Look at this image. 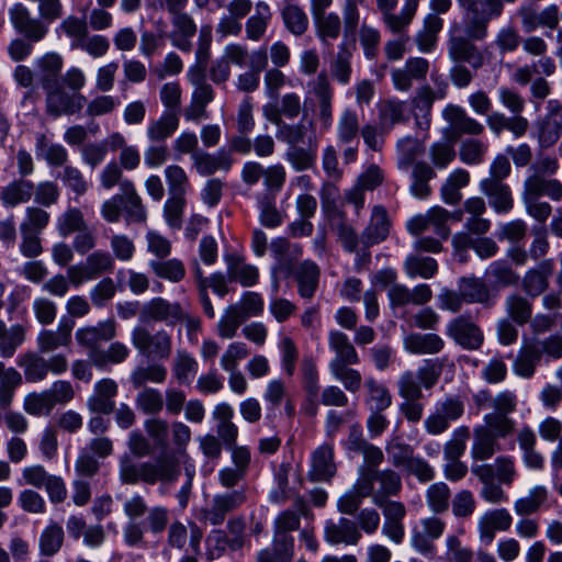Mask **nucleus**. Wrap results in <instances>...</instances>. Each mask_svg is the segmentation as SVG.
Returning <instances> with one entry per match:
<instances>
[{"instance_id":"obj_56","label":"nucleus","mask_w":562,"mask_h":562,"mask_svg":"<svg viewBox=\"0 0 562 562\" xmlns=\"http://www.w3.org/2000/svg\"><path fill=\"white\" fill-rule=\"evenodd\" d=\"M404 269L408 277H422L424 279L432 278L438 270L437 261L431 257L420 255H411L404 262Z\"/></svg>"},{"instance_id":"obj_62","label":"nucleus","mask_w":562,"mask_h":562,"mask_svg":"<svg viewBox=\"0 0 562 562\" xmlns=\"http://www.w3.org/2000/svg\"><path fill=\"white\" fill-rule=\"evenodd\" d=\"M137 408L146 415H157L164 408L162 394L154 387H143L136 395Z\"/></svg>"},{"instance_id":"obj_59","label":"nucleus","mask_w":562,"mask_h":562,"mask_svg":"<svg viewBox=\"0 0 562 562\" xmlns=\"http://www.w3.org/2000/svg\"><path fill=\"white\" fill-rule=\"evenodd\" d=\"M23 409L31 416H49L54 409V405L46 390H44L42 392L29 393L24 397Z\"/></svg>"},{"instance_id":"obj_6","label":"nucleus","mask_w":562,"mask_h":562,"mask_svg":"<svg viewBox=\"0 0 562 562\" xmlns=\"http://www.w3.org/2000/svg\"><path fill=\"white\" fill-rule=\"evenodd\" d=\"M244 490L215 494L210 505L201 510V519L212 526L222 525L226 516L246 502Z\"/></svg>"},{"instance_id":"obj_60","label":"nucleus","mask_w":562,"mask_h":562,"mask_svg":"<svg viewBox=\"0 0 562 562\" xmlns=\"http://www.w3.org/2000/svg\"><path fill=\"white\" fill-rule=\"evenodd\" d=\"M368 390V403L372 411L383 412L392 404V395L387 387L373 378H368L364 383Z\"/></svg>"},{"instance_id":"obj_37","label":"nucleus","mask_w":562,"mask_h":562,"mask_svg":"<svg viewBox=\"0 0 562 562\" xmlns=\"http://www.w3.org/2000/svg\"><path fill=\"white\" fill-rule=\"evenodd\" d=\"M549 492L543 485H536L527 495L518 497L514 502L515 514L519 517L533 515L540 510L548 501Z\"/></svg>"},{"instance_id":"obj_61","label":"nucleus","mask_w":562,"mask_h":562,"mask_svg":"<svg viewBox=\"0 0 562 562\" xmlns=\"http://www.w3.org/2000/svg\"><path fill=\"white\" fill-rule=\"evenodd\" d=\"M385 451L391 464L396 469H403L415 457L414 448L398 437H394L386 443Z\"/></svg>"},{"instance_id":"obj_40","label":"nucleus","mask_w":562,"mask_h":562,"mask_svg":"<svg viewBox=\"0 0 562 562\" xmlns=\"http://www.w3.org/2000/svg\"><path fill=\"white\" fill-rule=\"evenodd\" d=\"M179 126L176 112H165L159 119L149 122L146 135L151 143H161L169 138Z\"/></svg>"},{"instance_id":"obj_58","label":"nucleus","mask_w":562,"mask_h":562,"mask_svg":"<svg viewBox=\"0 0 562 562\" xmlns=\"http://www.w3.org/2000/svg\"><path fill=\"white\" fill-rule=\"evenodd\" d=\"M517 404V395L514 392L509 390L502 391L491 400V407L494 412L486 414L484 417L513 419L509 414L516 411Z\"/></svg>"},{"instance_id":"obj_5","label":"nucleus","mask_w":562,"mask_h":562,"mask_svg":"<svg viewBox=\"0 0 562 562\" xmlns=\"http://www.w3.org/2000/svg\"><path fill=\"white\" fill-rule=\"evenodd\" d=\"M477 41L472 38L464 32L461 34V25L453 24L450 31V38L448 42L449 56L454 61L468 63L474 69L483 66L484 57L477 46L473 43Z\"/></svg>"},{"instance_id":"obj_9","label":"nucleus","mask_w":562,"mask_h":562,"mask_svg":"<svg viewBox=\"0 0 562 562\" xmlns=\"http://www.w3.org/2000/svg\"><path fill=\"white\" fill-rule=\"evenodd\" d=\"M513 524L510 513L502 507L485 512L477 520L479 539L484 544H491L497 531H507Z\"/></svg>"},{"instance_id":"obj_29","label":"nucleus","mask_w":562,"mask_h":562,"mask_svg":"<svg viewBox=\"0 0 562 562\" xmlns=\"http://www.w3.org/2000/svg\"><path fill=\"white\" fill-rule=\"evenodd\" d=\"M390 231V222L384 207L376 205L372 210L369 225L362 234V243L366 246L378 244L384 240Z\"/></svg>"},{"instance_id":"obj_11","label":"nucleus","mask_w":562,"mask_h":562,"mask_svg":"<svg viewBox=\"0 0 562 562\" xmlns=\"http://www.w3.org/2000/svg\"><path fill=\"white\" fill-rule=\"evenodd\" d=\"M432 291L428 284H418L414 289H408L404 284L392 285L387 290V299L393 310L404 307L409 303L424 305L430 301Z\"/></svg>"},{"instance_id":"obj_16","label":"nucleus","mask_w":562,"mask_h":562,"mask_svg":"<svg viewBox=\"0 0 562 562\" xmlns=\"http://www.w3.org/2000/svg\"><path fill=\"white\" fill-rule=\"evenodd\" d=\"M336 471L333 446L325 443L316 448L312 453V468L308 473L311 480L328 482L335 476Z\"/></svg>"},{"instance_id":"obj_44","label":"nucleus","mask_w":562,"mask_h":562,"mask_svg":"<svg viewBox=\"0 0 562 562\" xmlns=\"http://www.w3.org/2000/svg\"><path fill=\"white\" fill-rule=\"evenodd\" d=\"M474 476L482 483L480 496L488 504L498 505L507 501V494L504 491L503 483H498L495 479L483 473L475 468H471Z\"/></svg>"},{"instance_id":"obj_12","label":"nucleus","mask_w":562,"mask_h":562,"mask_svg":"<svg viewBox=\"0 0 562 562\" xmlns=\"http://www.w3.org/2000/svg\"><path fill=\"white\" fill-rule=\"evenodd\" d=\"M419 525L420 530H413L412 544L418 552L427 554L434 548L431 541L443 535L446 522L437 516H430L423 518Z\"/></svg>"},{"instance_id":"obj_50","label":"nucleus","mask_w":562,"mask_h":562,"mask_svg":"<svg viewBox=\"0 0 562 562\" xmlns=\"http://www.w3.org/2000/svg\"><path fill=\"white\" fill-rule=\"evenodd\" d=\"M425 497L428 508L439 515L449 509L451 491L445 482H436L427 487Z\"/></svg>"},{"instance_id":"obj_52","label":"nucleus","mask_w":562,"mask_h":562,"mask_svg":"<svg viewBox=\"0 0 562 562\" xmlns=\"http://www.w3.org/2000/svg\"><path fill=\"white\" fill-rule=\"evenodd\" d=\"M148 266L156 277L170 282H180L186 276L184 265L177 258L150 260Z\"/></svg>"},{"instance_id":"obj_55","label":"nucleus","mask_w":562,"mask_h":562,"mask_svg":"<svg viewBox=\"0 0 562 562\" xmlns=\"http://www.w3.org/2000/svg\"><path fill=\"white\" fill-rule=\"evenodd\" d=\"M74 323L65 321L57 333L44 330L40 334L37 342L41 352H49L59 346L68 344Z\"/></svg>"},{"instance_id":"obj_30","label":"nucleus","mask_w":562,"mask_h":562,"mask_svg":"<svg viewBox=\"0 0 562 562\" xmlns=\"http://www.w3.org/2000/svg\"><path fill=\"white\" fill-rule=\"evenodd\" d=\"M435 100V91L429 86L417 89L416 95L412 99L414 117L422 130H428L430 126V113Z\"/></svg>"},{"instance_id":"obj_24","label":"nucleus","mask_w":562,"mask_h":562,"mask_svg":"<svg viewBox=\"0 0 562 562\" xmlns=\"http://www.w3.org/2000/svg\"><path fill=\"white\" fill-rule=\"evenodd\" d=\"M449 335L465 349H477L483 342V335L477 326L468 318H456L448 327Z\"/></svg>"},{"instance_id":"obj_51","label":"nucleus","mask_w":562,"mask_h":562,"mask_svg":"<svg viewBox=\"0 0 562 562\" xmlns=\"http://www.w3.org/2000/svg\"><path fill=\"white\" fill-rule=\"evenodd\" d=\"M360 128L356 111L345 109L337 121V138L341 144H350L358 138Z\"/></svg>"},{"instance_id":"obj_17","label":"nucleus","mask_w":562,"mask_h":562,"mask_svg":"<svg viewBox=\"0 0 562 562\" xmlns=\"http://www.w3.org/2000/svg\"><path fill=\"white\" fill-rule=\"evenodd\" d=\"M554 270L551 259L541 260L535 268L529 269L521 281L522 289L531 296L542 294L549 286V278Z\"/></svg>"},{"instance_id":"obj_57","label":"nucleus","mask_w":562,"mask_h":562,"mask_svg":"<svg viewBox=\"0 0 562 562\" xmlns=\"http://www.w3.org/2000/svg\"><path fill=\"white\" fill-rule=\"evenodd\" d=\"M352 53L346 43L338 47V53L330 63V71L333 77L341 85H347L351 78V59Z\"/></svg>"},{"instance_id":"obj_53","label":"nucleus","mask_w":562,"mask_h":562,"mask_svg":"<svg viewBox=\"0 0 562 562\" xmlns=\"http://www.w3.org/2000/svg\"><path fill=\"white\" fill-rule=\"evenodd\" d=\"M88 223L82 211L78 207H68L56 220V227L60 236L67 237L87 228Z\"/></svg>"},{"instance_id":"obj_43","label":"nucleus","mask_w":562,"mask_h":562,"mask_svg":"<svg viewBox=\"0 0 562 562\" xmlns=\"http://www.w3.org/2000/svg\"><path fill=\"white\" fill-rule=\"evenodd\" d=\"M329 346L336 353V357L330 361V363L339 362V364H357L359 362L358 353L345 334L340 331H331L329 336Z\"/></svg>"},{"instance_id":"obj_39","label":"nucleus","mask_w":562,"mask_h":562,"mask_svg":"<svg viewBox=\"0 0 562 562\" xmlns=\"http://www.w3.org/2000/svg\"><path fill=\"white\" fill-rule=\"evenodd\" d=\"M445 344L436 334H409L404 338V348L416 355L438 353Z\"/></svg>"},{"instance_id":"obj_14","label":"nucleus","mask_w":562,"mask_h":562,"mask_svg":"<svg viewBox=\"0 0 562 562\" xmlns=\"http://www.w3.org/2000/svg\"><path fill=\"white\" fill-rule=\"evenodd\" d=\"M271 252L276 260L274 272L289 274L293 270V263L302 257V247L291 244L286 238L278 237L270 244Z\"/></svg>"},{"instance_id":"obj_45","label":"nucleus","mask_w":562,"mask_h":562,"mask_svg":"<svg viewBox=\"0 0 562 562\" xmlns=\"http://www.w3.org/2000/svg\"><path fill=\"white\" fill-rule=\"evenodd\" d=\"M419 0H406L400 14L392 13V11H385L382 13L383 22L386 27L393 33H402L412 22Z\"/></svg>"},{"instance_id":"obj_32","label":"nucleus","mask_w":562,"mask_h":562,"mask_svg":"<svg viewBox=\"0 0 562 562\" xmlns=\"http://www.w3.org/2000/svg\"><path fill=\"white\" fill-rule=\"evenodd\" d=\"M485 276L491 281L493 291L501 288L516 286L520 282L519 273H517L513 267L504 260H496L492 262L487 267Z\"/></svg>"},{"instance_id":"obj_33","label":"nucleus","mask_w":562,"mask_h":562,"mask_svg":"<svg viewBox=\"0 0 562 562\" xmlns=\"http://www.w3.org/2000/svg\"><path fill=\"white\" fill-rule=\"evenodd\" d=\"M379 123L382 130L390 132L396 124L404 123L408 116L406 103L396 99H387L379 103Z\"/></svg>"},{"instance_id":"obj_10","label":"nucleus","mask_w":562,"mask_h":562,"mask_svg":"<svg viewBox=\"0 0 562 562\" xmlns=\"http://www.w3.org/2000/svg\"><path fill=\"white\" fill-rule=\"evenodd\" d=\"M133 344L140 351L159 359H166L171 353V339L165 333L151 336L146 328L137 327L133 331Z\"/></svg>"},{"instance_id":"obj_41","label":"nucleus","mask_w":562,"mask_h":562,"mask_svg":"<svg viewBox=\"0 0 562 562\" xmlns=\"http://www.w3.org/2000/svg\"><path fill=\"white\" fill-rule=\"evenodd\" d=\"M470 182V173L465 169L458 168L453 170L441 187V199L450 205L458 204L462 194L460 190Z\"/></svg>"},{"instance_id":"obj_35","label":"nucleus","mask_w":562,"mask_h":562,"mask_svg":"<svg viewBox=\"0 0 562 562\" xmlns=\"http://www.w3.org/2000/svg\"><path fill=\"white\" fill-rule=\"evenodd\" d=\"M487 126L495 134L499 135L507 130L515 137H521L528 130L529 123L524 116H506L503 113L494 112L486 119Z\"/></svg>"},{"instance_id":"obj_31","label":"nucleus","mask_w":562,"mask_h":562,"mask_svg":"<svg viewBox=\"0 0 562 562\" xmlns=\"http://www.w3.org/2000/svg\"><path fill=\"white\" fill-rule=\"evenodd\" d=\"M271 19L272 12L269 4L258 1L255 5V13L246 21V37L254 42L260 41L266 34Z\"/></svg>"},{"instance_id":"obj_28","label":"nucleus","mask_w":562,"mask_h":562,"mask_svg":"<svg viewBox=\"0 0 562 562\" xmlns=\"http://www.w3.org/2000/svg\"><path fill=\"white\" fill-rule=\"evenodd\" d=\"M35 154L50 167H65L68 160L67 149L63 145L49 140L45 134L36 135Z\"/></svg>"},{"instance_id":"obj_2","label":"nucleus","mask_w":562,"mask_h":562,"mask_svg":"<svg viewBox=\"0 0 562 562\" xmlns=\"http://www.w3.org/2000/svg\"><path fill=\"white\" fill-rule=\"evenodd\" d=\"M516 428L514 419L484 417V425L473 430L471 457L475 461H486L501 451L499 439L513 435Z\"/></svg>"},{"instance_id":"obj_22","label":"nucleus","mask_w":562,"mask_h":562,"mask_svg":"<svg viewBox=\"0 0 562 562\" xmlns=\"http://www.w3.org/2000/svg\"><path fill=\"white\" fill-rule=\"evenodd\" d=\"M362 535L358 525L347 518H340L337 522H328L325 527V540L331 544H357Z\"/></svg>"},{"instance_id":"obj_38","label":"nucleus","mask_w":562,"mask_h":562,"mask_svg":"<svg viewBox=\"0 0 562 562\" xmlns=\"http://www.w3.org/2000/svg\"><path fill=\"white\" fill-rule=\"evenodd\" d=\"M115 335V324L113 321H105L94 327H87L77 331V340L92 351L98 349L101 341H108Z\"/></svg>"},{"instance_id":"obj_27","label":"nucleus","mask_w":562,"mask_h":562,"mask_svg":"<svg viewBox=\"0 0 562 562\" xmlns=\"http://www.w3.org/2000/svg\"><path fill=\"white\" fill-rule=\"evenodd\" d=\"M522 194L529 196L547 195L554 201H560L562 199V183L557 179H547L535 172L526 179Z\"/></svg>"},{"instance_id":"obj_7","label":"nucleus","mask_w":562,"mask_h":562,"mask_svg":"<svg viewBox=\"0 0 562 562\" xmlns=\"http://www.w3.org/2000/svg\"><path fill=\"white\" fill-rule=\"evenodd\" d=\"M189 78L191 83L194 85V90L192 92L191 103L184 110V117L187 121L198 122L207 117L206 106L214 100L215 92L201 74L191 70Z\"/></svg>"},{"instance_id":"obj_47","label":"nucleus","mask_w":562,"mask_h":562,"mask_svg":"<svg viewBox=\"0 0 562 562\" xmlns=\"http://www.w3.org/2000/svg\"><path fill=\"white\" fill-rule=\"evenodd\" d=\"M25 339V329L21 325L7 327L0 321V355L3 358H10L14 355L16 348L23 344Z\"/></svg>"},{"instance_id":"obj_19","label":"nucleus","mask_w":562,"mask_h":562,"mask_svg":"<svg viewBox=\"0 0 562 562\" xmlns=\"http://www.w3.org/2000/svg\"><path fill=\"white\" fill-rule=\"evenodd\" d=\"M459 291L468 303H480L484 306H492L495 303L496 293L480 278H461Z\"/></svg>"},{"instance_id":"obj_13","label":"nucleus","mask_w":562,"mask_h":562,"mask_svg":"<svg viewBox=\"0 0 562 562\" xmlns=\"http://www.w3.org/2000/svg\"><path fill=\"white\" fill-rule=\"evenodd\" d=\"M443 119L449 123L453 137L463 134L480 135L484 131V126L475 119L468 115L464 109L448 104L442 111Z\"/></svg>"},{"instance_id":"obj_26","label":"nucleus","mask_w":562,"mask_h":562,"mask_svg":"<svg viewBox=\"0 0 562 562\" xmlns=\"http://www.w3.org/2000/svg\"><path fill=\"white\" fill-rule=\"evenodd\" d=\"M63 67L64 58L56 52L46 53L35 60L36 76L43 89L58 83Z\"/></svg>"},{"instance_id":"obj_18","label":"nucleus","mask_w":562,"mask_h":562,"mask_svg":"<svg viewBox=\"0 0 562 562\" xmlns=\"http://www.w3.org/2000/svg\"><path fill=\"white\" fill-rule=\"evenodd\" d=\"M192 161L199 175L211 176L216 171H228L234 159L229 151L221 149L214 154L195 153L193 154Z\"/></svg>"},{"instance_id":"obj_42","label":"nucleus","mask_w":562,"mask_h":562,"mask_svg":"<svg viewBox=\"0 0 562 562\" xmlns=\"http://www.w3.org/2000/svg\"><path fill=\"white\" fill-rule=\"evenodd\" d=\"M16 363L23 369L27 382L37 383L45 380L47 376L46 359L34 351H27L21 355Z\"/></svg>"},{"instance_id":"obj_23","label":"nucleus","mask_w":562,"mask_h":562,"mask_svg":"<svg viewBox=\"0 0 562 562\" xmlns=\"http://www.w3.org/2000/svg\"><path fill=\"white\" fill-rule=\"evenodd\" d=\"M480 189L485 194L496 213H507L513 209L514 200L510 189L502 181L483 179Z\"/></svg>"},{"instance_id":"obj_8","label":"nucleus","mask_w":562,"mask_h":562,"mask_svg":"<svg viewBox=\"0 0 562 562\" xmlns=\"http://www.w3.org/2000/svg\"><path fill=\"white\" fill-rule=\"evenodd\" d=\"M10 21L16 32L30 42H40L47 34V26L38 19L32 18L29 9L15 3L9 10Z\"/></svg>"},{"instance_id":"obj_4","label":"nucleus","mask_w":562,"mask_h":562,"mask_svg":"<svg viewBox=\"0 0 562 562\" xmlns=\"http://www.w3.org/2000/svg\"><path fill=\"white\" fill-rule=\"evenodd\" d=\"M46 113L53 117L74 115L80 112L86 103L81 93H70L58 83L44 89Z\"/></svg>"},{"instance_id":"obj_1","label":"nucleus","mask_w":562,"mask_h":562,"mask_svg":"<svg viewBox=\"0 0 562 562\" xmlns=\"http://www.w3.org/2000/svg\"><path fill=\"white\" fill-rule=\"evenodd\" d=\"M180 474L179 460L175 456H161L156 462L134 463L124 459L120 467V477L125 484L142 481L154 485L157 482L172 483Z\"/></svg>"},{"instance_id":"obj_34","label":"nucleus","mask_w":562,"mask_h":562,"mask_svg":"<svg viewBox=\"0 0 562 562\" xmlns=\"http://www.w3.org/2000/svg\"><path fill=\"white\" fill-rule=\"evenodd\" d=\"M259 222L267 228H276L282 225L284 215L277 207V196L272 192H262L257 195Z\"/></svg>"},{"instance_id":"obj_21","label":"nucleus","mask_w":562,"mask_h":562,"mask_svg":"<svg viewBox=\"0 0 562 562\" xmlns=\"http://www.w3.org/2000/svg\"><path fill=\"white\" fill-rule=\"evenodd\" d=\"M297 285V291L302 297L311 299L319 283L321 270L312 260L300 262L291 271Z\"/></svg>"},{"instance_id":"obj_49","label":"nucleus","mask_w":562,"mask_h":562,"mask_svg":"<svg viewBox=\"0 0 562 562\" xmlns=\"http://www.w3.org/2000/svg\"><path fill=\"white\" fill-rule=\"evenodd\" d=\"M64 538L63 527L56 522L49 524L40 536V553L44 557L55 555L63 547Z\"/></svg>"},{"instance_id":"obj_25","label":"nucleus","mask_w":562,"mask_h":562,"mask_svg":"<svg viewBox=\"0 0 562 562\" xmlns=\"http://www.w3.org/2000/svg\"><path fill=\"white\" fill-rule=\"evenodd\" d=\"M34 189L33 181L23 178L14 179L1 189L0 201L5 207L25 204L32 199Z\"/></svg>"},{"instance_id":"obj_20","label":"nucleus","mask_w":562,"mask_h":562,"mask_svg":"<svg viewBox=\"0 0 562 562\" xmlns=\"http://www.w3.org/2000/svg\"><path fill=\"white\" fill-rule=\"evenodd\" d=\"M225 261L229 282H237L243 286H252L258 282V268L247 263L244 257L232 254L225 257Z\"/></svg>"},{"instance_id":"obj_48","label":"nucleus","mask_w":562,"mask_h":562,"mask_svg":"<svg viewBox=\"0 0 562 562\" xmlns=\"http://www.w3.org/2000/svg\"><path fill=\"white\" fill-rule=\"evenodd\" d=\"M562 132V109L551 111L539 125V140L549 147L557 143Z\"/></svg>"},{"instance_id":"obj_54","label":"nucleus","mask_w":562,"mask_h":562,"mask_svg":"<svg viewBox=\"0 0 562 562\" xmlns=\"http://www.w3.org/2000/svg\"><path fill=\"white\" fill-rule=\"evenodd\" d=\"M166 378L167 369L158 363L138 366L131 373V382L135 389L142 387L148 382L160 384Z\"/></svg>"},{"instance_id":"obj_3","label":"nucleus","mask_w":562,"mask_h":562,"mask_svg":"<svg viewBox=\"0 0 562 562\" xmlns=\"http://www.w3.org/2000/svg\"><path fill=\"white\" fill-rule=\"evenodd\" d=\"M308 97L304 101V115L313 111L322 127L328 130L333 123L334 89L325 72H321L308 83Z\"/></svg>"},{"instance_id":"obj_15","label":"nucleus","mask_w":562,"mask_h":562,"mask_svg":"<svg viewBox=\"0 0 562 562\" xmlns=\"http://www.w3.org/2000/svg\"><path fill=\"white\" fill-rule=\"evenodd\" d=\"M472 467L488 474L498 481V483H503L506 486L513 485L518 476L516 461L513 457L507 454L496 457L493 463L474 464Z\"/></svg>"},{"instance_id":"obj_46","label":"nucleus","mask_w":562,"mask_h":562,"mask_svg":"<svg viewBox=\"0 0 562 562\" xmlns=\"http://www.w3.org/2000/svg\"><path fill=\"white\" fill-rule=\"evenodd\" d=\"M22 375L14 368L5 369L0 362V407H10L14 390L22 384Z\"/></svg>"},{"instance_id":"obj_64","label":"nucleus","mask_w":562,"mask_h":562,"mask_svg":"<svg viewBox=\"0 0 562 562\" xmlns=\"http://www.w3.org/2000/svg\"><path fill=\"white\" fill-rule=\"evenodd\" d=\"M350 366L339 364V362L329 363V371L337 381L342 383L347 391L356 393L361 387L362 376L358 370L350 368Z\"/></svg>"},{"instance_id":"obj_63","label":"nucleus","mask_w":562,"mask_h":562,"mask_svg":"<svg viewBox=\"0 0 562 562\" xmlns=\"http://www.w3.org/2000/svg\"><path fill=\"white\" fill-rule=\"evenodd\" d=\"M172 372L180 384L189 383L198 372V362L187 351L178 350L173 359Z\"/></svg>"},{"instance_id":"obj_36","label":"nucleus","mask_w":562,"mask_h":562,"mask_svg":"<svg viewBox=\"0 0 562 562\" xmlns=\"http://www.w3.org/2000/svg\"><path fill=\"white\" fill-rule=\"evenodd\" d=\"M280 14L285 29L294 36H302L307 31L310 20L299 4L285 0Z\"/></svg>"}]
</instances>
